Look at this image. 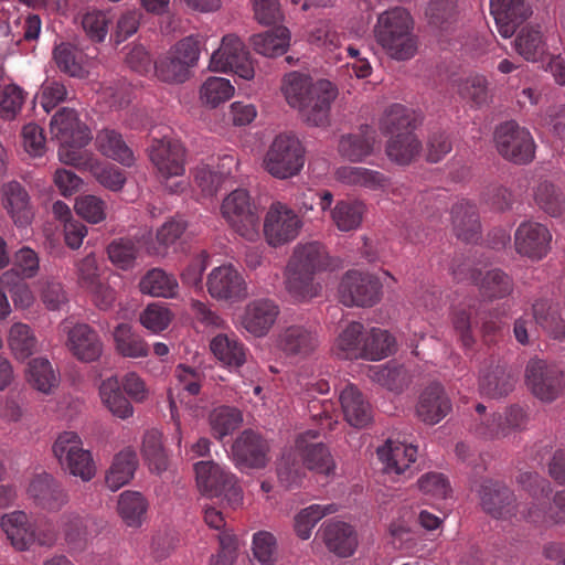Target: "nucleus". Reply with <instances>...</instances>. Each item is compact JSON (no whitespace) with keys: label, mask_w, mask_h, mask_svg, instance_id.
<instances>
[{"label":"nucleus","mask_w":565,"mask_h":565,"mask_svg":"<svg viewBox=\"0 0 565 565\" xmlns=\"http://www.w3.org/2000/svg\"><path fill=\"white\" fill-rule=\"evenodd\" d=\"M139 287L142 294L163 298H173L179 290L175 277L161 268L148 270L141 278Z\"/></svg>","instance_id":"nucleus-43"},{"label":"nucleus","mask_w":565,"mask_h":565,"mask_svg":"<svg viewBox=\"0 0 565 565\" xmlns=\"http://www.w3.org/2000/svg\"><path fill=\"white\" fill-rule=\"evenodd\" d=\"M520 486L532 497V505L519 511V504L512 490L503 482L492 479L484 480L478 491L482 510L494 519H523L533 524H548L565 521V490L554 497V507L546 509L550 482L536 472H521L518 476Z\"/></svg>","instance_id":"nucleus-1"},{"label":"nucleus","mask_w":565,"mask_h":565,"mask_svg":"<svg viewBox=\"0 0 565 565\" xmlns=\"http://www.w3.org/2000/svg\"><path fill=\"white\" fill-rule=\"evenodd\" d=\"M114 340L117 351L127 358H143L149 353V347L143 339L132 331L127 323H120L114 331Z\"/></svg>","instance_id":"nucleus-52"},{"label":"nucleus","mask_w":565,"mask_h":565,"mask_svg":"<svg viewBox=\"0 0 565 565\" xmlns=\"http://www.w3.org/2000/svg\"><path fill=\"white\" fill-rule=\"evenodd\" d=\"M50 131L60 142L58 159L65 163L79 167L85 163L81 151L92 139L88 127L83 124L77 113L71 108L60 109L51 119Z\"/></svg>","instance_id":"nucleus-4"},{"label":"nucleus","mask_w":565,"mask_h":565,"mask_svg":"<svg viewBox=\"0 0 565 565\" xmlns=\"http://www.w3.org/2000/svg\"><path fill=\"white\" fill-rule=\"evenodd\" d=\"M39 267L38 254L29 247H22L14 254L12 269L2 274L1 282L9 285L13 278H32L38 274Z\"/></svg>","instance_id":"nucleus-58"},{"label":"nucleus","mask_w":565,"mask_h":565,"mask_svg":"<svg viewBox=\"0 0 565 565\" xmlns=\"http://www.w3.org/2000/svg\"><path fill=\"white\" fill-rule=\"evenodd\" d=\"M337 95L338 90L331 82L318 81L311 89V95L297 109L307 124L316 127L326 126L329 124L331 104Z\"/></svg>","instance_id":"nucleus-18"},{"label":"nucleus","mask_w":565,"mask_h":565,"mask_svg":"<svg viewBox=\"0 0 565 565\" xmlns=\"http://www.w3.org/2000/svg\"><path fill=\"white\" fill-rule=\"evenodd\" d=\"M213 354L230 367H239L246 362L247 350L236 337L218 334L210 343Z\"/></svg>","instance_id":"nucleus-44"},{"label":"nucleus","mask_w":565,"mask_h":565,"mask_svg":"<svg viewBox=\"0 0 565 565\" xmlns=\"http://www.w3.org/2000/svg\"><path fill=\"white\" fill-rule=\"evenodd\" d=\"M279 312V307L270 299L253 300L245 307L242 326L250 334L264 337L275 324Z\"/></svg>","instance_id":"nucleus-29"},{"label":"nucleus","mask_w":565,"mask_h":565,"mask_svg":"<svg viewBox=\"0 0 565 565\" xmlns=\"http://www.w3.org/2000/svg\"><path fill=\"white\" fill-rule=\"evenodd\" d=\"M515 382V376L508 367L495 365L481 375L479 388L488 397L500 398L513 391Z\"/></svg>","instance_id":"nucleus-39"},{"label":"nucleus","mask_w":565,"mask_h":565,"mask_svg":"<svg viewBox=\"0 0 565 565\" xmlns=\"http://www.w3.org/2000/svg\"><path fill=\"white\" fill-rule=\"evenodd\" d=\"M53 58L56 63L57 68L72 76L83 77L84 68L81 62V53L68 43H61L53 50Z\"/></svg>","instance_id":"nucleus-64"},{"label":"nucleus","mask_w":565,"mask_h":565,"mask_svg":"<svg viewBox=\"0 0 565 565\" xmlns=\"http://www.w3.org/2000/svg\"><path fill=\"white\" fill-rule=\"evenodd\" d=\"M64 537L72 550L82 551L88 542L97 536L103 521L94 516H81L76 513H64L60 518Z\"/></svg>","instance_id":"nucleus-25"},{"label":"nucleus","mask_w":565,"mask_h":565,"mask_svg":"<svg viewBox=\"0 0 565 565\" xmlns=\"http://www.w3.org/2000/svg\"><path fill=\"white\" fill-rule=\"evenodd\" d=\"M364 205L358 201L342 200L337 202L331 217L338 230L350 232L356 230L363 218Z\"/></svg>","instance_id":"nucleus-57"},{"label":"nucleus","mask_w":565,"mask_h":565,"mask_svg":"<svg viewBox=\"0 0 565 565\" xmlns=\"http://www.w3.org/2000/svg\"><path fill=\"white\" fill-rule=\"evenodd\" d=\"M277 348L286 355L306 359L320 344L318 329L312 323H294L282 327L276 340Z\"/></svg>","instance_id":"nucleus-14"},{"label":"nucleus","mask_w":565,"mask_h":565,"mask_svg":"<svg viewBox=\"0 0 565 565\" xmlns=\"http://www.w3.org/2000/svg\"><path fill=\"white\" fill-rule=\"evenodd\" d=\"M207 291L217 300L239 301L247 295V286L242 274L232 265L214 268L207 276Z\"/></svg>","instance_id":"nucleus-19"},{"label":"nucleus","mask_w":565,"mask_h":565,"mask_svg":"<svg viewBox=\"0 0 565 565\" xmlns=\"http://www.w3.org/2000/svg\"><path fill=\"white\" fill-rule=\"evenodd\" d=\"M199 491L209 498H223L233 509L243 503V490L237 477L214 460H201L193 465Z\"/></svg>","instance_id":"nucleus-5"},{"label":"nucleus","mask_w":565,"mask_h":565,"mask_svg":"<svg viewBox=\"0 0 565 565\" xmlns=\"http://www.w3.org/2000/svg\"><path fill=\"white\" fill-rule=\"evenodd\" d=\"M377 456L387 473L404 475L408 478L413 475L411 465L416 460L417 448L412 444L387 439L382 447H379Z\"/></svg>","instance_id":"nucleus-31"},{"label":"nucleus","mask_w":565,"mask_h":565,"mask_svg":"<svg viewBox=\"0 0 565 565\" xmlns=\"http://www.w3.org/2000/svg\"><path fill=\"white\" fill-rule=\"evenodd\" d=\"M313 85L309 76L291 72L284 77L281 90L288 105L298 108L311 95Z\"/></svg>","instance_id":"nucleus-56"},{"label":"nucleus","mask_w":565,"mask_h":565,"mask_svg":"<svg viewBox=\"0 0 565 565\" xmlns=\"http://www.w3.org/2000/svg\"><path fill=\"white\" fill-rule=\"evenodd\" d=\"M243 415L241 411L231 406H220L214 408L209 415V424L212 436L222 440L224 437L233 434L242 424Z\"/></svg>","instance_id":"nucleus-50"},{"label":"nucleus","mask_w":565,"mask_h":565,"mask_svg":"<svg viewBox=\"0 0 565 565\" xmlns=\"http://www.w3.org/2000/svg\"><path fill=\"white\" fill-rule=\"evenodd\" d=\"M28 380L38 391L49 394L58 385V375L51 362L45 358H35L30 361Z\"/></svg>","instance_id":"nucleus-54"},{"label":"nucleus","mask_w":565,"mask_h":565,"mask_svg":"<svg viewBox=\"0 0 565 565\" xmlns=\"http://www.w3.org/2000/svg\"><path fill=\"white\" fill-rule=\"evenodd\" d=\"M318 535L321 536L327 550L341 558L351 557L359 546L356 530L343 521L329 520L324 522L320 526Z\"/></svg>","instance_id":"nucleus-22"},{"label":"nucleus","mask_w":565,"mask_h":565,"mask_svg":"<svg viewBox=\"0 0 565 565\" xmlns=\"http://www.w3.org/2000/svg\"><path fill=\"white\" fill-rule=\"evenodd\" d=\"M52 451L64 471L81 478L84 482L90 481L96 473V466L89 450L84 449L81 437L75 431L61 433Z\"/></svg>","instance_id":"nucleus-8"},{"label":"nucleus","mask_w":565,"mask_h":565,"mask_svg":"<svg viewBox=\"0 0 565 565\" xmlns=\"http://www.w3.org/2000/svg\"><path fill=\"white\" fill-rule=\"evenodd\" d=\"M334 175L339 182L347 185L375 190L385 184V177L381 172L363 167L342 166L335 170Z\"/></svg>","instance_id":"nucleus-48"},{"label":"nucleus","mask_w":565,"mask_h":565,"mask_svg":"<svg viewBox=\"0 0 565 565\" xmlns=\"http://www.w3.org/2000/svg\"><path fill=\"white\" fill-rule=\"evenodd\" d=\"M451 220L456 236L467 243H476L480 238V221L475 204L460 201L451 209Z\"/></svg>","instance_id":"nucleus-34"},{"label":"nucleus","mask_w":565,"mask_h":565,"mask_svg":"<svg viewBox=\"0 0 565 565\" xmlns=\"http://www.w3.org/2000/svg\"><path fill=\"white\" fill-rule=\"evenodd\" d=\"M494 141L499 153L514 163L526 164L534 158L535 145L530 131L514 120L497 127Z\"/></svg>","instance_id":"nucleus-11"},{"label":"nucleus","mask_w":565,"mask_h":565,"mask_svg":"<svg viewBox=\"0 0 565 565\" xmlns=\"http://www.w3.org/2000/svg\"><path fill=\"white\" fill-rule=\"evenodd\" d=\"M147 509L148 502L140 492L127 490L120 493L117 511L127 526H141L146 518Z\"/></svg>","instance_id":"nucleus-46"},{"label":"nucleus","mask_w":565,"mask_h":565,"mask_svg":"<svg viewBox=\"0 0 565 565\" xmlns=\"http://www.w3.org/2000/svg\"><path fill=\"white\" fill-rule=\"evenodd\" d=\"M490 13L501 36L511 38L531 15L527 0H490Z\"/></svg>","instance_id":"nucleus-23"},{"label":"nucleus","mask_w":565,"mask_h":565,"mask_svg":"<svg viewBox=\"0 0 565 565\" xmlns=\"http://www.w3.org/2000/svg\"><path fill=\"white\" fill-rule=\"evenodd\" d=\"M454 278L458 281L469 280L479 286V290L489 300L502 299L513 291V280L501 269L488 270L484 275L480 270L459 265L452 268Z\"/></svg>","instance_id":"nucleus-16"},{"label":"nucleus","mask_w":565,"mask_h":565,"mask_svg":"<svg viewBox=\"0 0 565 565\" xmlns=\"http://www.w3.org/2000/svg\"><path fill=\"white\" fill-rule=\"evenodd\" d=\"M305 164V148L300 140L288 134L278 135L270 143L265 158V170L277 179L297 175Z\"/></svg>","instance_id":"nucleus-7"},{"label":"nucleus","mask_w":565,"mask_h":565,"mask_svg":"<svg viewBox=\"0 0 565 565\" xmlns=\"http://www.w3.org/2000/svg\"><path fill=\"white\" fill-rule=\"evenodd\" d=\"M213 72H233L244 79H252L255 71L243 41L234 35H224L220 47L213 52L210 60Z\"/></svg>","instance_id":"nucleus-12"},{"label":"nucleus","mask_w":565,"mask_h":565,"mask_svg":"<svg viewBox=\"0 0 565 565\" xmlns=\"http://www.w3.org/2000/svg\"><path fill=\"white\" fill-rule=\"evenodd\" d=\"M3 209L17 226L23 227L31 223L33 209L26 189L18 181H10L1 186Z\"/></svg>","instance_id":"nucleus-28"},{"label":"nucleus","mask_w":565,"mask_h":565,"mask_svg":"<svg viewBox=\"0 0 565 565\" xmlns=\"http://www.w3.org/2000/svg\"><path fill=\"white\" fill-rule=\"evenodd\" d=\"M221 212L228 225L239 236L247 241H255L258 237V211L246 190L237 189L231 192L223 200Z\"/></svg>","instance_id":"nucleus-10"},{"label":"nucleus","mask_w":565,"mask_h":565,"mask_svg":"<svg viewBox=\"0 0 565 565\" xmlns=\"http://www.w3.org/2000/svg\"><path fill=\"white\" fill-rule=\"evenodd\" d=\"M35 503L47 511H60L68 502V493L62 483L47 472L35 475L28 488Z\"/></svg>","instance_id":"nucleus-24"},{"label":"nucleus","mask_w":565,"mask_h":565,"mask_svg":"<svg viewBox=\"0 0 565 565\" xmlns=\"http://www.w3.org/2000/svg\"><path fill=\"white\" fill-rule=\"evenodd\" d=\"M99 395L103 404L114 416L121 419L132 416L134 407L124 395L117 376H110L102 382Z\"/></svg>","instance_id":"nucleus-41"},{"label":"nucleus","mask_w":565,"mask_h":565,"mask_svg":"<svg viewBox=\"0 0 565 565\" xmlns=\"http://www.w3.org/2000/svg\"><path fill=\"white\" fill-rule=\"evenodd\" d=\"M250 41L258 54L275 57L282 55L287 51L290 33L287 28L277 26L264 33L253 35Z\"/></svg>","instance_id":"nucleus-45"},{"label":"nucleus","mask_w":565,"mask_h":565,"mask_svg":"<svg viewBox=\"0 0 565 565\" xmlns=\"http://www.w3.org/2000/svg\"><path fill=\"white\" fill-rule=\"evenodd\" d=\"M139 252L138 243L130 238L115 239L107 247L110 262L121 269L131 268Z\"/></svg>","instance_id":"nucleus-63"},{"label":"nucleus","mask_w":565,"mask_h":565,"mask_svg":"<svg viewBox=\"0 0 565 565\" xmlns=\"http://www.w3.org/2000/svg\"><path fill=\"white\" fill-rule=\"evenodd\" d=\"M481 322V332L486 342L494 341L501 333L503 323L497 312L487 309L481 300H473L454 310L452 324L463 348L471 349L476 343L472 328Z\"/></svg>","instance_id":"nucleus-6"},{"label":"nucleus","mask_w":565,"mask_h":565,"mask_svg":"<svg viewBox=\"0 0 565 565\" xmlns=\"http://www.w3.org/2000/svg\"><path fill=\"white\" fill-rule=\"evenodd\" d=\"M533 319L548 335L556 340L565 339V321L561 318L557 305L540 299L532 307Z\"/></svg>","instance_id":"nucleus-40"},{"label":"nucleus","mask_w":565,"mask_h":565,"mask_svg":"<svg viewBox=\"0 0 565 565\" xmlns=\"http://www.w3.org/2000/svg\"><path fill=\"white\" fill-rule=\"evenodd\" d=\"M525 383L535 397L550 403L562 394L565 374L554 361L534 356L526 364Z\"/></svg>","instance_id":"nucleus-9"},{"label":"nucleus","mask_w":565,"mask_h":565,"mask_svg":"<svg viewBox=\"0 0 565 565\" xmlns=\"http://www.w3.org/2000/svg\"><path fill=\"white\" fill-rule=\"evenodd\" d=\"M157 76L167 83H183L190 76V68L170 50L154 63Z\"/></svg>","instance_id":"nucleus-61"},{"label":"nucleus","mask_w":565,"mask_h":565,"mask_svg":"<svg viewBox=\"0 0 565 565\" xmlns=\"http://www.w3.org/2000/svg\"><path fill=\"white\" fill-rule=\"evenodd\" d=\"M318 431L308 430L296 440V448L301 454L307 469L329 477L334 473L335 463L328 448L322 443H311Z\"/></svg>","instance_id":"nucleus-26"},{"label":"nucleus","mask_w":565,"mask_h":565,"mask_svg":"<svg viewBox=\"0 0 565 565\" xmlns=\"http://www.w3.org/2000/svg\"><path fill=\"white\" fill-rule=\"evenodd\" d=\"M365 333L362 323L356 321L349 323L337 339L339 354L349 360L360 359Z\"/></svg>","instance_id":"nucleus-60"},{"label":"nucleus","mask_w":565,"mask_h":565,"mask_svg":"<svg viewBox=\"0 0 565 565\" xmlns=\"http://www.w3.org/2000/svg\"><path fill=\"white\" fill-rule=\"evenodd\" d=\"M67 348L81 362L98 360L103 353V342L98 333L86 323H77L67 331Z\"/></svg>","instance_id":"nucleus-27"},{"label":"nucleus","mask_w":565,"mask_h":565,"mask_svg":"<svg viewBox=\"0 0 565 565\" xmlns=\"http://www.w3.org/2000/svg\"><path fill=\"white\" fill-rule=\"evenodd\" d=\"M301 227L298 215L287 205L273 203L264 222V234L269 245L279 246L295 239Z\"/></svg>","instance_id":"nucleus-17"},{"label":"nucleus","mask_w":565,"mask_h":565,"mask_svg":"<svg viewBox=\"0 0 565 565\" xmlns=\"http://www.w3.org/2000/svg\"><path fill=\"white\" fill-rule=\"evenodd\" d=\"M450 411L451 402L441 384L431 383L420 393L416 414L422 422L435 425L444 419Z\"/></svg>","instance_id":"nucleus-30"},{"label":"nucleus","mask_w":565,"mask_h":565,"mask_svg":"<svg viewBox=\"0 0 565 565\" xmlns=\"http://www.w3.org/2000/svg\"><path fill=\"white\" fill-rule=\"evenodd\" d=\"M96 146L106 157L120 162L124 166H131L134 153L126 145L121 135L113 129H104L96 136Z\"/></svg>","instance_id":"nucleus-47"},{"label":"nucleus","mask_w":565,"mask_h":565,"mask_svg":"<svg viewBox=\"0 0 565 565\" xmlns=\"http://www.w3.org/2000/svg\"><path fill=\"white\" fill-rule=\"evenodd\" d=\"M533 196L536 206L552 217L561 216L565 211L564 193L547 180L535 186Z\"/></svg>","instance_id":"nucleus-51"},{"label":"nucleus","mask_w":565,"mask_h":565,"mask_svg":"<svg viewBox=\"0 0 565 565\" xmlns=\"http://www.w3.org/2000/svg\"><path fill=\"white\" fill-rule=\"evenodd\" d=\"M340 403L345 420L353 427H365L372 420L369 401L353 384H348L340 393Z\"/></svg>","instance_id":"nucleus-33"},{"label":"nucleus","mask_w":565,"mask_h":565,"mask_svg":"<svg viewBox=\"0 0 565 565\" xmlns=\"http://www.w3.org/2000/svg\"><path fill=\"white\" fill-rule=\"evenodd\" d=\"M360 359L380 361L396 351V340L386 330L372 328L365 333Z\"/></svg>","instance_id":"nucleus-42"},{"label":"nucleus","mask_w":565,"mask_h":565,"mask_svg":"<svg viewBox=\"0 0 565 565\" xmlns=\"http://www.w3.org/2000/svg\"><path fill=\"white\" fill-rule=\"evenodd\" d=\"M514 50L527 62H536L546 53V43L539 24L520 29L513 42Z\"/></svg>","instance_id":"nucleus-38"},{"label":"nucleus","mask_w":565,"mask_h":565,"mask_svg":"<svg viewBox=\"0 0 565 565\" xmlns=\"http://www.w3.org/2000/svg\"><path fill=\"white\" fill-rule=\"evenodd\" d=\"M231 454L238 469H262L269 461V444L260 434L245 429L234 440Z\"/></svg>","instance_id":"nucleus-15"},{"label":"nucleus","mask_w":565,"mask_h":565,"mask_svg":"<svg viewBox=\"0 0 565 565\" xmlns=\"http://www.w3.org/2000/svg\"><path fill=\"white\" fill-rule=\"evenodd\" d=\"M373 32L377 44L391 58L408 61L416 55L418 38L407 9L397 6L380 13Z\"/></svg>","instance_id":"nucleus-2"},{"label":"nucleus","mask_w":565,"mask_h":565,"mask_svg":"<svg viewBox=\"0 0 565 565\" xmlns=\"http://www.w3.org/2000/svg\"><path fill=\"white\" fill-rule=\"evenodd\" d=\"M414 124V113L401 104H394L385 110L380 121V129L384 134L396 136L397 134L413 131Z\"/></svg>","instance_id":"nucleus-53"},{"label":"nucleus","mask_w":565,"mask_h":565,"mask_svg":"<svg viewBox=\"0 0 565 565\" xmlns=\"http://www.w3.org/2000/svg\"><path fill=\"white\" fill-rule=\"evenodd\" d=\"M552 234L537 222L521 223L514 234L515 250L532 260L544 258L551 249Z\"/></svg>","instance_id":"nucleus-20"},{"label":"nucleus","mask_w":565,"mask_h":565,"mask_svg":"<svg viewBox=\"0 0 565 565\" xmlns=\"http://www.w3.org/2000/svg\"><path fill=\"white\" fill-rule=\"evenodd\" d=\"M420 148L422 143L413 131H406L405 134L392 136L387 143L386 152L395 162L407 164L419 153Z\"/></svg>","instance_id":"nucleus-55"},{"label":"nucleus","mask_w":565,"mask_h":565,"mask_svg":"<svg viewBox=\"0 0 565 565\" xmlns=\"http://www.w3.org/2000/svg\"><path fill=\"white\" fill-rule=\"evenodd\" d=\"M1 527L15 550L26 551L34 544V523L30 522L24 511L2 515Z\"/></svg>","instance_id":"nucleus-35"},{"label":"nucleus","mask_w":565,"mask_h":565,"mask_svg":"<svg viewBox=\"0 0 565 565\" xmlns=\"http://www.w3.org/2000/svg\"><path fill=\"white\" fill-rule=\"evenodd\" d=\"M429 24L439 31L440 36L455 33L459 22L457 0H431L426 9Z\"/></svg>","instance_id":"nucleus-36"},{"label":"nucleus","mask_w":565,"mask_h":565,"mask_svg":"<svg viewBox=\"0 0 565 565\" xmlns=\"http://www.w3.org/2000/svg\"><path fill=\"white\" fill-rule=\"evenodd\" d=\"M9 345L19 360L29 358L35 350L36 339L25 323H14L9 332Z\"/></svg>","instance_id":"nucleus-62"},{"label":"nucleus","mask_w":565,"mask_h":565,"mask_svg":"<svg viewBox=\"0 0 565 565\" xmlns=\"http://www.w3.org/2000/svg\"><path fill=\"white\" fill-rule=\"evenodd\" d=\"M338 511L334 503L311 504L300 510L294 519V529L297 536L301 540H308L311 536L313 527L324 516Z\"/></svg>","instance_id":"nucleus-49"},{"label":"nucleus","mask_w":565,"mask_h":565,"mask_svg":"<svg viewBox=\"0 0 565 565\" xmlns=\"http://www.w3.org/2000/svg\"><path fill=\"white\" fill-rule=\"evenodd\" d=\"M149 157L160 175L166 180L172 177H181L185 171V151L178 140L154 139L149 149Z\"/></svg>","instance_id":"nucleus-21"},{"label":"nucleus","mask_w":565,"mask_h":565,"mask_svg":"<svg viewBox=\"0 0 565 565\" xmlns=\"http://www.w3.org/2000/svg\"><path fill=\"white\" fill-rule=\"evenodd\" d=\"M177 380L178 397L181 404H185L186 407L193 409L191 401H185V397H194L201 391V384L204 375L201 371L180 364L177 366L174 372Z\"/></svg>","instance_id":"nucleus-59"},{"label":"nucleus","mask_w":565,"mask_h":565,"mask_svg":"<svg viewBox=\"0 0 565 565\" xmlns=\"http://www.w3.org/2000/svg\"><path fill=\"white\" fill-rule=\"evenodd\" d=\"M138 456L132 447H126L115 455L105 482L111 491H117L127 484L135 476L138 467Z\"/></svg>","instance_id":"nucleus-37"},{"label":"nucleus","mask_w":565,"mask_h":565,"mask_svg":"<svg viewBox=\"0 0 565 565\" xmlns=\"http://www.w3.org/2000/svg\"><path fill=\"white\" fill-rule=\"evenodd\" d=\"M381 282L370 274L349 270L339 286L340 301L347 306L372 307L380 300Z\"/></svg>","instance_id":"nucleus-13"},{"label":"nucleus","mask_w":565,"mask_h":565,"mask_svg":"<svg viewBox=\"0 0 565 565\" xmlns=\"http://www.w3.org/2000/svg\"><path fill=\"white\" fill-rule=\"evenodd\" d=\"M375 137L376 132L372 127L361 126L358 131L341 136L338 152L348 161L361 162L372 154Z\"/></svg>","instance_id":"nucleus-32"},{"label":"nucleus","mask_w":565,"mask_h":565,"mask_svg":"<svg viewBox=\"0 0 565 565\" xmlns=\"http://www.w3.org/2000/svg\"><path fill=\"white\" fill-rule=\"evenodd\" d=\"M330 266L326 247L319 242L299 244L286 268V288L297 301L316 295L313 277Z\"/></svg>","instance_id":"nucleus-3"}]
</instances>
